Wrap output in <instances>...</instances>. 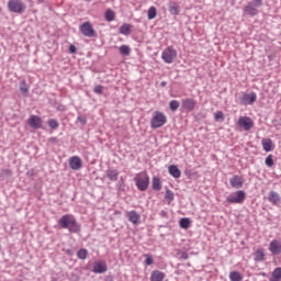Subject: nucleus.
Returning a JSON list of instances; mask_svg holds the SVG:
<instances>
[{"instance_id":"obj_9","label":"nucleus","mask_w":281,"mask_h":281,"mask_svg":"<svg viewBox=\"0 0 281 281\" xmlns=\"http://www.w3.org/2000/svg\"><path fill=\"white\" fill-rule=\"evenodd\" d=\"M238 126L244 128V131H251L254 128V121H251V117L241 116L238 119Z\"/></svg>"},{"instance_id":"obj_30","label":"nucleus","mask_w":281,"mask_h":281,"mask_svg":"<svg viewBox=\"0 0 281 281\" xmlns=\"http://www.w3.org/2000/svg\"><path fill=\"white\" fill-rule=\"evenodd\" d=\"M120 54H122V56H131V47L128 45L120 46Z\"/></svg>"},{"instance_id":"obj_13","label":"nucleus","mask_w":281,"mask_h":281,"mask_svg":"<svg viewBox=\"0 0 281 281\" xmlns=\"http://www.w3.org/2000/svg\"><path fill=\"white\" fill-rule=\"evenodd\" d=\"M126 216L130 223H132L133 225H139L142 216L139 215V213H137V211H130L126 213Z\"/></svg>"},{"instance_id":"obj_17","label":"nucleus","mask_w":281,"mask_h":281,"mask_svg":"<svg viewBox=\"0 0 281 281\" xmlns=\"http://www.w3.org/2000/svg\"><path fill=\"white\" fill-rule=\"evenodd\" d=\"M93 273H106V262L104 261H97L94 262Z\"/></svg>"},{"instance_id":"obj_5","label":"nucleus","mask_w":281,"mask_h":281,"mask_svg":"<svg viewBox=\"0 0 281 281\" xmlns=\"http://www.w3.org/2000/svg\"><path fill=\"white\" fill-rule=\"evenodd\" d=\"M245 191H235L226 198V201L228 203L240 204L245 203Z\"/></svg>"},{"instance_id":"obj_4","label":"nucleus","mask_w":281,"mask_h":281,"mask_svg":"<svg viewBox=\"0 0 281 281\" xmlns=\"http://www.w3.org/2000/svg\"><path fill=\"white\" fill-rule=\"evenodd\" d=\"M9 12H13L15 14H23L25 10H27V5L23 3L21 0H9L8 1Z\"/></svg>"},{"instance_id":"obj_27","label":"nucleus","mask_w":281,"mask_h":281,"mask_svg":"<svg viewBox=\"0 0 281 281\" xmlns=\"http://www.w3.org/2000/svg\"><path fill=\"white\" fill-rule=\"evenodd\" d=\"M231 281H243V274L238 271H232L229 273Z\"/></svg>"},{"instance_id":"obj_28","label":"nucleus","mask_w":281,"mask_h":281,"mask_svg":"<svg viewBox=\"0 0 281 281\" xmlns=\"http://www.w3.org/2000/svg\"><path fill=\"white\" fill-rule=\"evenodd\" d=\"M157 18V8L155 7H150L147 11V19L149 21H153V19Z\"/></svg>"},{"instance_id":"obj_7","label":"nucleus","mask_w":281,"mask_h":281,"mask_svg":"<svg viewBox=\"0 0 281 281\" xmlns=\"http://www.w3.org/2000/svg\"><path fill=\"white\" fill-rule=\"evenodd\" d=\"M161 58L165 63H172L177 58V50L172 47H167L161 55Z\"/></svg>"},{"instance_id":"obj_35","label":"nucleus","mask_w":281,"mask_h":281,"mask_svg":"<svg viewBox=\"0 0 281 281\" xmlns=\"http://www.w3.org/2000/svg\"><path fill=\"white\" fill-rule=\"evenodd\" d=\"M265 164H266L267 168H273V164H274L273 155H271V154L268 155V157L265 160Z\"/></svg>"},{"instance_id":"obj_23","label":"nucleus","mask_w":281,"mask_h":281,"mask_svg":"<svg viewBox=\"0 0 281 281\" xmlns=\"http://www.w3.org/2000/svg\"><path fill=\"white\" fill-rule=\"evenodd\" d=\"M268 201L273 204L280 203V194H278V192L276 191H270L268 195Z\"/></svg>"},{"instance_id":"obj_39","label":"nucleus","mask_w":281,"mask_h":281,"mask_svg":"<svg viewBox=\"0 0 281 281\" xmlns=\"http://www.w3.org/2000/svg\"><path fill=\"white\" fill-rule=\"evenodd\" d=\"M48 126H49V128H53V130L58 128V121H56L54 119L49 120L48 121Z\"/></svg>"},{"instance_id":"obj_2","label":"nucleus","mask_w":281,"mask_h":281,"mask_svg":"<svg viewBox=\"0 0 281 281\" xmlns=\"http://www.w3.org/2000/svg\"><path fill=\"white\" fill-rule=\"evenodd\" d=\"M137 190L140 192H146L148 186H150V177L146 173H138L134 177Z\"/></svg>"},{"instance_id":"obj_41","label":"nucleus","mask_w":281,"mask_h":281,"mask_svg":"<svg viewBox=\"0 0 281 281\" xmlns=\"http://www.w3.org/2000/svg\"><path fill=\"white\" fill-rule=\"evenodd\" d=\"M68 52L69 54H78V47H76V45L70 44L68 47Z\"/></svg>"},{"instance_id":"obj_6","label":"nucleus","mask_w":281,"mask_h":281,"mask_svg":"<svg viewBox=\"0 0 281 281\" xmlns=\"http://www.w3.org/2000/svg\"><path fill=\"white\" fill-rule=\"evenodd\" d=\"M80 32L83 36H87L88 38H95L97 36L95 30L93 29L91 22H85L83 24H81Z\"/></svg>"},{"instance_id":"obj_42","label":"nucleus","mask_w":281,"mask_h":281,"mask_svg":"<svg viewBox=\"0 0 281 281\" xmlns=\"http://www.w3.org/2000/svg\"><path fill=\"white\" fill-rule=\"evenodd\" d=\"M250 3L255 8H261L262 7V0H252Z\"/></svg>"},{"instance_id":"obj_29","label":"nucleus","mask_w":281,"mask_h":281,"mask_svg":"<svg viewBox=\"0 0 281 281\" xmlns=\"http://www.w3.org/2000/svg\"><path fill=\"white\" fill-rule=\"evenodd\" d=\"M265 260V250L259 249L255 252V261L262 262Z\"/></svg>"},{"instance_id":"obj_22","label":"nucleus","mask_w":281,"mask_h":281,"mask_svg":"<svg viewBox=\"0 0 281 281\" xmlns=\"http://www.w3.org/2000/svg\"><path fill=\"white\" fill-rule=\"evenodd\" d=\"M20 91H21L22 95H24L25 98H27V95H30V86H27V82H25V80H22L20 82Z\"/></svg>"},{"instance_id":"obj_40","label":"nucleus","mask_w":281,"mask_h":281,"mask_svg":"<svg viewBox=\"0 0 281 281\" xmlns=\"http://www.w3.org/2000/svg\"><path fill=\"white\" fill-rule=\"evenodd\" d=\"M145 265L147 266V267H150V265H153V262H155V260L153 259V256H150V255H145Z\"/></svg>"},{"instance_id":"obj_37","label":"nucleus","mask_w":281,"mask_h":281,"mask_svg":"<svg viewBox=\"0 0 281 281\" xmlns=\"http://www.w3.org/2000/svg\"><path fill=\"white\" fill-rule=\"evenodd\" d=\"M214 119L216 120V122H223L225 120V114H223V112L217 111L214 114Z\"/></svg>"},{"instance_id":"obj_20","label":"nucleus","mask_w":281,"mask_h":281,"mask_svg":"<svg viewBox=\"0 0 281 281\" xmlns=\"http://www.w3.org/2000/svg\"><path fill=\"white\" fill-rule=\"evenodd\" d=\"M168 10L173 16L179 15V13L181 12V8L179 7V4H177V2H170L168 4Z\"/></svg>"},{"instance_id":"obj_44","label":"nucleus","mask_w":281,"mask_h":281,"mask_svg":"<svg viewBox=\"0 0 281 281\" xmlns=\"http://www.w3.org/2000/svg\"><path fill=\"white\" fill-rule=\"evenodd\" d=\"M78 122H80V124L85 125L87 124V117L82 116V115H79L77 117Z\"/></svg>"},{"instance_id":"obj_11","label":"nucleus","mask_w":281,"mask_h":281,"mask_svg":"<svg viewBox=\"0 0 281 281\" xmlns=\"http://www.w3.org/2000/svg\"><path fill=\"white\" fill-rule=\"evenodd\" d=\"M258 97L256 95V92H250L247 94L241 95L239 99L240 104H244V106H248L249 104H254Z\"/></svg>"},{"instance_id":"obj_26","label":"nucleus","mask_w":281,"mask_h":281,"mask_svg":"<svg viewBox=\"0 0 281 281\" xmlns=\"http://www.w3.org/2000/svg\"><path fill=\"white\" fill-rule=\"evenodd\" d=\"M106 177L110 179V181H117V177H120V172H117V170H108Z\"/></svg>"},{"instance_id":"obj_45","label":"nucleus","mask_w":281,"mask_h":281,"mask_svg":"<svg viewBox=\"0 0 281 281\" xmlns=\"http://www.w3.org/2000/svg\"><path fill=\"white\" fill-rule=\"evenodd\" d=\"M181 258L183 260H188V254L187 252H181Z\"/></svg>"},{"instance_id":"obj_15","label":"nucleus","mask_w":281,"mask_h":281,"mask_svg":"<svg viewBox=\"0 0 281 281\" xmlns=\"http://www.w3.org/2000/svg\"><path fill=\"white\" fill-rule=\"evenodd\" d=\"M261 146L266 153H271L276 148V145L271 138H263L261 140Z\"/></svg>"},{"instance_id":"obj_34","label":"nucleus","mask_w":281,"mask_h":281,"mask_svg":"<svg viewBox=\"0 0 281 281\" xmlns=\"http://www.w3.org/2000/svg\"><path fill=\"white\" fill-rule=\"evenodd\" d=\"M151 186L154 190H161V181L159 180V178L154 177Z\"/></svg>"},{"instance_id":"obj_21","label":"nucleus","mask_w":281,"mask_h":281,"mask_svg":"<svg viewBox=\"0 0 281 281\" xmlns=\"http://www.w3.org/2000/svg\"><path fill=\"white\" fill-rule=\"evenodd\" d=\"M165 278L164 272L156 270L151 272L150 281H164Z\"/></svg>"},{"instance_id":"obj_16","label":"nucleus","mask_w":281,"mask_h":281,"mask_svg":"<svg viewBox=\"0 0 281 281\" xmlns=\"http://www.w3.org/2000/svg\"><path fill=\"white\" fill-rule=\"evenodd\" d=\"M229 182H231L232 188L239 189V188H243V183L245 181L243 180V177L235 175L231 178Z\"/></svg>"},{"instance_id":"obj_25","label":"nucleus","mask_w":281,"mask_h":281,"mask_svg":"<svg viewBox=\"0 0 281 281\" xmlns=\"http://www.w3.org/2000/svg\"><path fill=\"white\" fill-rule=\"evenodd\" d=\"M120 34H123L124 36H128L131 34V24L124 23L120 27Z\"/></svg>"},{"instance_id":"obj_10","label":"nucleus","mask_w":281,"mask_h":281,"mask_svg":"<svg viewBox=\"0 0 281 281\" xmlns=\"http://www.w3.org/2000/svg\"><path fill=\"white\" fill-rule=\"evenodd\" d=\"M268 249L272 256H280L281 255V240L280 239L271 240Z\"/></svg>"},{"instance_id":"obj_24","label":"nucleus","mask_w":281,"mask_h":281,"mask_svg":"<svg viewBox=\"0 0 281 281\" xmlns=\"http://www.w3.org/2000/svg\"><path fill=\"white\" fill-rule=\"evenodd\" d=\"M104 19L105 21H108V23L115 21V11H113L112 9H108L105 11Z\"/></svg>"},{"instance_id":"obj_38","label":"nucleus","mask_w":281,"mask_h":281,"mask_svg":"<svg viewBox=\"0 0 281 281\" xmlns=\"http://www.w3.org/2000/svg\"><path fill=\"white\" fill-rule=\"evenodd\" d=\"M272 278H276L277 280H281V268H276L273 270Z\"/></svg>"},{"instance_id":"obj_12","label":"nucleus","mask_w":281,"mask_h":281,"mask_svg":"<svg viewBox=\"0 0 281 281\" xmlns=\"http://www.w3.org/2000/svg\"><path fill=\"white\" fill-rule=\"evenodd\" d=\"M69 167L71 170H80L82 168V159L79 156L70 157Z\"/></svg>"},{"instance_id":"obj_14","label":"nucleus","mask_w":281,"mask_h":281,"mask_svg":"<svg viewBox=\"0 0 281 281\" xmlns=\"http://www.w3.org/2000/svg\"><path fill=\"white\" fill-rule=\"evenodd\" d=\"M29 126H31V128H41V126H43V121L41 120V116H36V115H32L29 121Z\"/></svg>"},{"instance_id":"obj_8","label":"nucleus","mask_w":281,"mask_h":281,"mask_svg":"<svg viewBox=\"0 0 281 281\" xmlns=\"http://www.w3.org/2000/svg\"><path fill=\"white\" fill-rule=\"evenodd\" d=\"M181 108L183 111H188L189 113H192L194 109H196V100L192 98H186L181 100Z\"/></svg>"},{"instance_id":"obj_36","label":"nucleus","mask_w":281,"mask_h":281,"mask_svg":"<svg viewBox=\"0 0 281 281\" xmlns=\"http://www.w3.org/2000/svg\"><path fill=\"white\" fill-rule=\"evenodd\" d=\"M165 199H167L169 203H172V201H175V193L170 190H167L165 194Z\"/></svg>"},{"instance_id":"obj_19","label":"nucleus","mask_w":281,"mask_h":281,"mask_svg":"<svg viewBox=\"0 0 281 281\" xmlns=\"http://www.w3.org/2000/svg\"><path fill=\"white\" fill-rule=\"evenodd\" d=\"M168 172L173 179H179L181 177V170L176 165H170L168 167Z\"/></svg>"},{"instance_id":"obj_32","label":"nucleus","mask_w":281,"mask_h":281,"mask_svg":"<svg viewBox=\"0 0 281 281\" xmlns=\"http://www.w3.org/2000/svg\"><path fill=\"white\" fill-rule=\"evenodd\" d=\"M179 223L182 229H188L190 227V218L188 217H182Z\"/></svg>"},{"instance_id":"obj_1","label":"nucleus","mask_w":281,"mask_h":281,"mask_svg":"<svg viewBox=\"0 0 281 281\" xmlns=\"http://www.w3.org/2000/svg\"><path fill=\"white\" fill-rule=\"evenodd\" d=\"M58 225H60L63 229H68L71 234H78V232H80V224H78L76 217L71 214L61 216L58 221Z\"/></svg>"},{"instance_id":"obj_33","label":"nucleus","mask_w":281,"mask_h":281,"mask_svg":"<svg viewBox=\"0 0 281 281\" xmlns=\"http://www.w3.org/2000/svg\"><path fill=\"white\" fill-rule=\"evenodd\" d=\"M180 104H181V103H179V101H177V100H171V101L169 102V109H170V111H172V112L175 113V111H177V110L179 109Z\"/></svg>"},{"instance_id":"obj_31","label":"nucleus","mask_w":281,"mask_h":281,"mask_svg":"<svg viewBox=\"0 0 281 281\" xmlns=\"http://www.w3.org/2000/svg\"><path fill=\"white\" fill-rule=\"evenodd\" d=\"M77 256L79 260H87V256H89V251H87V249L85 248H81L80 250H78Z\"/></svg>"},{"instance_id":"obj_46","label":"nucleus","mask_w":281,"mask_h":281,"mask_svg":"<svg viewBox=\"0 0 281 281\" xmlns=\"http://www.w3.org/2000/svg\"><path fill=\"white\" fill-rule=\"evenodd\" d=\"M270 281H281L280 279H276L274 277H272L271 279H270Z\"/></svg>"},{"instance_id":"obj_43","label":"nucleus","mask_w":281,"mask_h":281,"mask_svg":"<svg viewBox=\"0 0 281 281\" xmlns=\"http://www.w3.org/2000/svg\"><path fill=\"white\" fill-rule=\"evenodd\" d=\"M103 88L102 86H95L94 87V93H98V95L102 94Z\"/></svg>"},{"instance_id":"obj_18","label":"nucleus","mask_w":281,"mask_h":281,"mask_svg":"<svg viewBox=\"0 0 281 281\" xmlns=\"http://www.w3.org/2000/svg\"><path fill=\"white\" fill-rule=\"evenodd\" d=\"M245 14H248V16H258V9L251 5V2H248V4L244 8Z\"/></svg>"},{"instance_id":"obj_47","label":"nucleus","mask_w":281,"mask_h":281,"mask_svg":"<svg viewBox=\"0 0 281 281\" xmlns=\"http://www.w3.org/2000/svg\"><path fill=\"white\" fill-rule=\"evenodd\" d=\"M160 87H166V81H162V82L160 83Z\"/></svg>"},{"instance_id":"obj_3","label":"nucleus","mask_w":281,"mask_h":281,"mask_svg":"<svg viewBox=\"0 0 281 281\" xmlns=\"http://www.w3.org/2000/svg\"><path fill=\"white\" fill-rule=\"evenodd\" d=\"M168 122V117L164 112L155 111L150 121L151 128H161Z\"/></svg>"}]
</instances>
